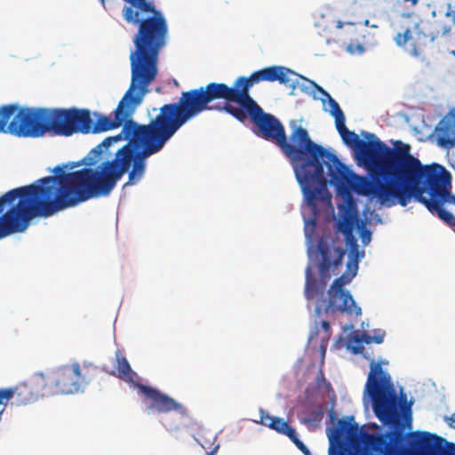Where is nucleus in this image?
Masks as SVG:
<instances>
[{"instance_id":"nucleus-24","label":"nucleus","mask_w":455,"mask_h":455,"mask_svg":"<svg viewBox=\"0 0 455 455\" xmlns=\"http://www.w3.org/2000/svg\"><path fill=\"white\" fill-rule=\"evenodd\" d=\"M336 348L346 347L347 350L354 355L362 354L364 350L363 343H335Z\"/></svg>"},{"instance_id":"nucleus-16","label":"nucleus","mask_w":455,"mask_h":455,"mask_svg":"<svg viewBox=\"0 0 455 455\" xmlns=\"http://www.w3.org/2000/svg\"><path fill=\"white\" fill-rule=\"evenodd\" d=\"M435 132L439 146L444 148L455 146V108L439 122Z\"/></svg>"},{"instance_id":"nucleus-13","label":"nucleus","mask_w":455,"mask_h":455,"mask_svg":"<svg viewBox=\"0 0 455 455\" xmlns=\"http://www.w3.org/2000/svg\"><path fill=\"white\" fill-rule=\"evenodd\" d=\"M342 141L355 150L356 158L363 164H373L378 156L390 154L395 148H390L373 133H366L368 141L361 140L356 133L347 129L345 122L336 124Z\"/></svg>"},{"instance_id":"nucleus-12","label":"nucleus","mask_w":455,"mask_h":455,"mask_svg":"<svg viewBox=\"0 0 455 455\" xmlns=\"http://www.w3.org/2000/svg\"><path fill=\"white\" fill-rule=\"evenodd\" d=\"M317 250L322 256V260L319 264V275L322 282L321 287L317 281L311 276V268H307V278L305 285V296L307 299H311L320 293L326 285L327 281L331 277V271L334 272L336 268L341 266L342 259L345 255V251L340 247L331 248L327 242L320 239L317 243Z\"/></svg>"},{"instance_id":"nucleus-34","label":"nucleus","mask_w":455,"mask_h":455,"mask_svg":"<svg viewBox=\"0 0 455 455\" xmlns=\"http://www.w3.org/2000/svg\"><path fill=\"white\" fill-rule=\"evenodd\" d=\"M405 2H410L412 5H415L419 0H404Z\"/></svg>"},{"instance_id":"nucleus-31","label":"nucleus","mask_w":455,"mask_h":455,"mask_svg":"<svg viewBox=\"0 0 455 455\" xmlns=\"http://www.w3.org/2000/svg\"><path fill=\"white\" fill-rule=\"evenodd\" d=\"M347 28L350 30L351 33H353L355 30V27L352 23L348 24V28Z\"/></svg>"},{"instance_id":"nucleus-29","label":"nucleus","mask_w":455,"mask_h":455,"mask_svg":"<svg viewBox=\"0 0 455 455\" xmlns=\"http://www.w3.org/2000/svg\"><path fill=\"white\" fill-rule=\"evenodd\" d=\"M451 421L449 425L451 427V423H455V413L451 414L450 418L446 419V421Z\"/></svg>"},{"instance_id":"nucleus-6","label":"nucleus","mask_w":455,"mask_h":455,"mask_svg":"<svg viewBox=\"0 0 455 455\" xmlns=\"http://www.w3.org/2000/svg\"><path fill=\"white\" fill-rule=\"evenodd\" d=\"M419 160L411 154V147L401 141L395 143V151L378 156L373 164H363L372 172H378L385 181L372 180L352 172L339 161L344 172V180L334 182L328 170L330 183L337 188L350 185L353 190L361 196L375 197L380 204L390 207L397 202L406 206L410 202L409 190L413 180Z\"/></svg>"},{"instance_id":"nucleus-27","label":"nucleus","mask_w":455,"mask_h":455,"mask_svg":"<svg viewBox=\"0 0 455 455\" xmlns=\"http://www.w3.org/2000/svg\"><path fill=\"white\" fill-rule=\"evenodd\" d=\"M320 350H321L323 357H324V355L326 352V344L325 343H321Z\"/></svg>"},{"instance_id":"nucleus-32","label":"nucleus","mask_w":455,"mask_h":455,"mask_svg":"<svg viewBox=\"0 0 455 455\" xmlns=\"http://www.w3.org/2000/svg\"><path fill=\"white\" fill-rule=\"evenodd\" d=\"M356 49L359 52H363V46L362 44H357L356 45Z\"/></svg>"},{"instance_id":"nucleus-20","label":"nucleus","mask_w":455,"mask_h":455,"mask_svg":"<svg viewBox=\"0 0 455 455\" xmlns=\"http://www.w3.org/2000/svg\"><path fill=\"white\" fill-rule=\"evenodd\" d=\"M331 337L330 323L315 319L310 329L308 341H329Z\"/></svg>"},{"instance_id":"nucleus-2","label":"nucleus","mask_w":455,"mask_h":455,"mask_svg":"<svg viewBox=\"0 0 455 455\" xmlns=\"http://www.w3.org/2000/svg\"><path fill=\"white\" fill-rule=\"evenodd\" d=\"M364 392L371 400L375 416L392 429L385 434L370 433L349 419L339 420L329 435V455H350L349 444L363 455H455V443L426 431L408 434L403 443V430L411 427L410 404H401L390 375L380 363L371 362ZM406 403V397H404Z\"/></svg>"},{"instance_id":"nucleus-5","label":"nucleus","mask_w":455,"mask_h":455,"mask_svg":"<svg viewBox=\"0 0 455 455\" xmlns=\"http://www.w3.org/2000/svg\"><path fill=\"white\" fill-rule=\"evenodd\" d=\"M53 172V176L39 179L31 185L12 189L0 196V239L24 232L36 217H49L92 198L70 200L63 185L52 179L69 172L59 165Z\"/></svg>"},{"instance_id":"nucleus-35","label":"nucleus","mask_w":455,"mask_h":455,"mask_svg":"<svg viewBox=\"0 0 455 455\" xmlns=\"http://www.w3.org/2000/svg\"><path fill=\"white\" fill-rule=\"evenodd\" d=\"M338 28H342V24L340 22H339Z\"/></svg>"},{"instance_id":"nucleus-26","label":"nucleus","mask_w":455,"mask_h":455,"mask_svg":"<svg viewBox=\"0 0 455 455\" xmlns=\"http://www.w3.org/2000/svg\"><path fill=\"white\" fill-rule=\"evenodd\" d=\"M315 313L317 318L321 316L322 314V307L320 306H317L315 309Z\"/></svg>"},{"instance_id":"nucleus-33","label":"nucleus","mask_w":455,"mask_h":455,"mask_svg":"<svg viewBox=\"0 0 455 455\" xmlns=\"http://www.w3.org/2000/svg\"><path fill=\"white\" fill-rule=\"evenodd\" d=\"M347 51L350 52H355L354 49H353V45L352 44H349L348 46H347Z\"/></svg>"},{"instance_id":"nucleus-14","label":"nucleus","mask_w":455,"mask_h":455,"mask_svg":"<svg viewBox=\"0 0 455 455\" xmlns=\"http://www.w3.org/2000/svg\"><path fill=\"white\" fill-rule=\"evenodd\" d=\"M357 271H354V269L349 271L347 268V271L341 276L334 280L328 291L330 299L325 307V312L332 311L336 304V299H339L342 300V303L338 307L339 311L356 316L362 314L361 307L356 306L350 292L343 289L346 284L352 281Z\"/></svg>"},{"instance_id":"nucleus-36","label":"nucleus","mask_w":455,"mask_h":455,"mask_svg":"<svg viewBox=\"0 0 455 455\" xmlns=\"http://www.w3.org/2000/svg\"><path fill=\"white\" fill-rule=\"evenodd\" d=\"M309 455H311V453Z\"/></svg>"},{"instance_id":"nucleus-3","label":"nucleus","mask_w":455,"mask_h":455,"mask_svg":"<svg viewBox=\"0 0 455 455\" xmlns=\"http://www.w3.org/2000/svg\"><path fill=\"white\" fill-rule=\"evenodd\" d=\"M244 108L256 127L255 133L278 146L290 160L308 206L315 211L318 202H330L331 194L322 160L330 170L332 180L340 183L346 172L338 156L314 142L307 131L297 124L296 121L291 123V131L288 139L280 120L264 112L251 97Z\"/></svg>"},{"instance_id":"nucleus-22","label":"nucleus","mask_w":455,"mask_h":455,"mask_svg":"<svg viewBox=\"0 0 455 455\" xmlns=\"http://www.w3.org/2000/svg\"><path fill=\"white\" fill-rule=\"evenodd\" d=\"M349 260L347 264V268L350 271L351 269H354V271L358 270V260H359V248L358 244L355 241L352 242L350 243V249H349Z\"/></svg>"},{"instance_id":"nucleus-9","label":"nucleus","mask_w":455,"mask_h":455,"mask_svg":"<svg viewBox=\"0 0 455 455\" xmlns=\"http://www.w3.org/2000/svg\"><path fill=\"white\" fill-rule=\"evenodd\" d=\"M98 372L92 363H78L62 365L48 373L39 372L35 375V386L37 399L41 396L69 395L78 392L88 385Z\"/></svg>"},{"instance_id":"nucleus-7","label":"nucleus","mask_w":455,"mask_h":455,"mask_svg":"<svg viewBox=\"0 0 455 455\" xmlns=\"http://www.w3.org/2000/svg\"><path fill=\"white\" fill-rule=\"evenodd\" d=\"M124 20L138 26L130 54L131 81L148 89L158 73V60L168 39V24L164 14L148 0L123 9Z\"/></svg>"},{"instance_id":"nucleus-11","label":"nucleus","mask_w":455,"mask_h":455,"mask_svg":"<svg viewBox=\"0 0 455 455\" xmlns=\"http://www.w3.org/2000/svg\"><path fill=\"white\" fill-rule=\"evenodd\" d=\"M117 371L120 379L132 383L139 392L142 394L143 402L148 404L147 411H156L159 413H167L174 411L182 416L187 415L188 411L180 403L162 393L157 388L136 383L134 379L137 377V374L132 371L125 357H117Z\"/></svg>"},{"instance_id":"nucleus-15","label":"nucleus","mask_w":455,"mask_h":455,"mask_svg":"<svg viewBox=\"0 0 455 455\" xmlns=\"http://www.w3.org/2000/svg\"><path fill=\"white\" fill-rule=\"evenodd\" d=\"M260 423L279 434L288 436L304 455L310 454L308 448L299 439L295 428L290 426L283 419L272 417L265 411L260 410Z\"/></svg>"},{"instance_id":"nucleus-10","label":"nucleus","mask_w":455,"mask_h":455,"mask_svg":"<svg viewBox=\"0 0 455 455\" xmlns=\"http://www.w3.org/2000/svg\"><path fill=\"white\" fill-rule=\"evenodd\" d=\"M417 20L411 15H404L400 20L401 30L394 37L395 43L412 56L420 55L436 37L450 32V28L442 26L435 19Z\"/></svg>"},{"instance_id":"nucleus-28","label":"nucleus","mask_w":455,"mask_h":455,"mask_svg":"<svg viewBox=\"0 0 455 455\" xmlns=\"http://www.w3.org/2000/svg\"><path fill=\"white\" fill-rule=\"evenodd\" d=\"M449 198H450V204L455 205V196L451 195V189H449Z\"/></svg>"},{"instance_id":"nucleus-23","label":"nucleus","mask_w":455,"mask_h":455,"mask_svg":"<svg viewBox=\"0 0 455 455\" xmlns=\"http://www.w3.org/2000/svg\"><path fill=\"white\" fill-rule=\"evenodd\" d=\"M223 109L240 122H244L247 119V116H249L245 108H242L241 106L234 107L230 105L229 102L225 104Z\"/></svg>"},{"instance_id":"nucleus-1","label":"nucleus","mask_w":455,"mask_h":455,"mask_svg":"<svg viewBox=\"0 0 455 455\" xmlns=\"http://www.w3.org/2000/svg\"><path fill=\"white\" fill-rule=\"evenodd\" d=\"M148 92V89L131 81L129 89L114 112V118L98 115L94 124L87 109L4 105L0 108V132L24 138H38L46 132L68 137L75 133H100L123 125L117 135L105 138L92 148L84 162L89 166L95 165L111 145L128 140L116 152L114 159L102 162L96 169L84 167L52 178L63 185L70 200L76 202L88 197L107 196L127 172L128 181L124 187L137 184L145 175L147 159L160 152L169 141L168 138L162 140L159 136L156 116L148 124H140L132 118Z\"/></svg>"},{"instance_id":"nucleus-8","label":"nucleus","mask_w":455,"mask_h":455,"mask_svg":"<svg viewBox=\"0 0 455 455\" xmlns=\"http://www.w3.org/2000/svg\"><path fill=\"white\" fill-rule=\"evenodd\" d=\"M414 176L408 193L410 200L421 203L431 213H436L440 220L455 228L454 215L443 207L451 204V173L438 164L423 165L419 161Z\"/></svg>"},{"instance_id":"nucleus-4","label":"nucleus","mask_w":455,"mask_h":455,"mask_svg":"<svg viewBox=\"0 0 455 455\" xmlns=\"http://www.w3.org/2000/svg\"><path fill=\"white\" fill-rule=\"evenodd\" d=\"M297 74L284 66H270L253 72L250 76H239L233 86L212 82L205 86L181 92L177 102L164 104L156 115V126L162 140L172 136L189 120L213 108L210 103L217 100L235 102L244 108L250 89L260 82H278L291 91L295 90Z\"/></svg>"},{"instance_id":"nucleus-17","label":"nucleus","mask_w":455,"mask_h":455,"mask_svg":"<svg viewBox=\"0 0 455 455\" xmlns=\"http://www.w3.org/2000/svg\"><path fill=\"white\" fill-rule=\"evenodd\" d=\"M14 395L17 396V402L23 404L36 401L37 394L33 380L29 385L24 384L15 388H0V405H6Z\"/></svg>"},{"instance_id":"nucleus-30","label":"nucleus","mask_w":455,"mask_h":455,"mask_svg":"<svg viewBox=\"0 0 455 455\" xmlns=\"http://www.w3.org/2000/svg\"><path fill=\"white\" fill-rule=\"evenodd\" d=\"M218 449H219V444L216 445L210 452H208L207 455H216Z\"/></svg>"},{"instance_id":"nucleus-19","label":"nucleus","mask_w":455,"mask_h":455,"mask_svg":"<svg viewBox=\"0 0 455 455\" xmlns=\"http://www.w3.org/2000/svg\"><path fill=\"white\" fill-rule=\"evenodd\" d=\"M296 74H297V76L295 77V80H296L295 88L299 85V80H302L305 83L310 84L313 87L316 88L328 100V103L330 106V113L335 119V125L341 122H345L346 118H345L344 113L341 110L339 105L333 98H331V96L326 91H324L322 87L317 85L315 83L305 78L304 76L299 75L298 73H296Z\"/></svg>"},{"instance_id":"nucleus-25","label":"nucleus","mask_w":455,"mask_h":455,"mask_svg":"<svg viewBox=\"0 0 455 455\" xmlns=\"http://www.w3.org/2000/svg\"><path fill=\"white\" fill-rule=\"evenodd\" d=\"M446 18L450 20V24H442L436 20V22L442 26L449 27L450 29L451 28V26L455 25V4L452 6L451 4H448L447 10L445 12Z\"/></svg>"},{"instance_id":"nucleus-21","label":"nucleus","mask_w":455,"mask_h":455,"mask_svg":"<svg viewBox=\"0 0 455 455\" xmlns=\"http://www.w3.org/2000/svg\"><path fill=\"white\" fill-rule=\"evenodd\" d=\"M344 332H347V339L339 336L335 341H382L384 338V334L371 336L365 332L360 333L359 331H355L354 326L352 324L346 325L344 327Z\"/></svg>"},{"instance_id":"nucleus-18","label":"nucleus","mask_w":455,"mask_h":455,"mask_svg":"<svg viewBox=\"0 0 455 455\" xmlns=\"http://www.w3.org/2000/svg\"><path fill=\"white\" fill-rule=\"evenodd\" d=\"M324 416V408L321 403H304L299 413V421L307 426L318 427Z\"/></svg>"}]
</instances>
